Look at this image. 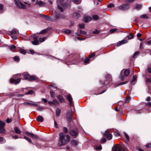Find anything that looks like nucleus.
I'll return each instance as SVG.
<instances>
[{"label": "nucleus", "mask_w": 151, "mask_h": 151, "mask_svg": "<svg viewBox=\"0 0 151 151\" xmlns=\"http://www.w3.org/2000/svg\"><path fill=\"white\" fill-rule=\"evenodd\" d=\"M60 139L59 144L60 145H63L66 144V141L69 142L70 140V137L69 135L66 136V139H65V134L62 132H60L59 134Z\"/></svg>", "instance_id": "obj_1"}, {"label": "nucleus", "mask_w": 151, "mask_h": 151, "mask_svg": "<svg viewBox=\"0 0 151 151\" xmlns=\"http://www.w3.org/2000/svg\"><path fill=\"white\" fill-rule=\"evenodd\" d=\"M58 7V9L62 12L63 11V9L62 7L59 4H60L63 7H66L68 5V3L69 4V1H67V0H58L57 1Z\"/></svg>", "instance_id": "obj_2"}, {"label": "nucleus", "mask_w": 151, "mask_h": 151, "mask_svg": "<svg viewBox=\"0 0 151 151\" xmlns=\"http://www.w3.org/2000/svg\"><path fill=\"white\" fill-rule=\"evenodd\" d=\"M130 73V71L128 69H123L122 70L121 72V75L120 76V79L122 80H124L125 79V77L123 76L124 75L125 76H128Z\"/></svg>", "instance_id": "obj_3"}, {"label": "nucleus", "mask_w": 151, "mask_h": 151, "mask_svg": "<svg viewBox=\"0 0 151 151\" xmlns=\"http://www.w3.org/2000/svg\"><path fill=\"white\" fill-rule=\"evenodd\" d=\"M38 37L39 36H37L35 34H34L31 36V39H32L33 40V41H32V43L33 45H36L38 44L39 43V41L38 40Z\"/></svg>", "instance_id": "obj_4"}, {"label": "nucleus", "mask_w": 151, "mask_h": 151, "mask_svg": "<svg viewBox=\"0 0 151 151\" xmlns=\"http://www.w3.org/2000/svg\"><path fill=\"white\" fill-rule=\"evenodd\" d=\"M15 3L17 7L19 8L25 9L26 6L22 4L19 0H14Z\"/></svg>", "instance_id": "obj_5"}, {"label": "nucleus", "mask_w": 151, "mask_h": 151, "mask_svg": "<svg viewBox=\"0 0 151 151\" xmlns=\"http://www.w3.org/2000/svg\"><path fill=\"white\" fill-rule=\"evenodd\" d=\"M5 123L0 120V133H4L5 130L4 128Z\"/></svg>", "instance_id": "obj_6"}, {"label": "nucleus", "mask_w": 151, "mask_h": 151, "mask_svg": "<svg viewBox=\"0 0 151 151\" xmlns=\"http://www.w3.org/2000/svg\"><path fill=\"white\" fill-rule=\"evenodd\" d=\"M54 17L57 19H64L65 17V16L64 14H55Z\"/></svg>", "instance_id": "obj_7"}, {"label": "nucleus", "mask_w": 151, "mask_h": 151, "mask_svg": "<svg viewBox=\"0 0 151 151\" xmlns=\"http://www.w3.org/2000/svg\"><path fill=\"white\" fill-rule=\"evenodd\" d=\"M26 134L27 135L30 136V137H31L35 139H38V137L36 135L34 134L33 133H31L29 132H26Z\"/></svg>", "instance_id": "obj_8"}, {"label": "nucleus", "mask_w": 151, "mask_h": 151, "mask_svg": "<svg viewBox=\"0 0 151 151\" xmlns=\"http://www.w3.org/2000/svg\"><path fill=\"white\" fill-rule=\"evenodd\" d=\"M21 80V79L20 78H19L17 79H10V82L11 83H14L15 85H17L20 82Z\"/></svg>", "instance_id": "obj_9"}, {"label": "nucleus", "mask_w": 151, "mask_h": 151, "mask_svg": "<svg viewBox=\"0 0 151 151\" xmlns=\"http://www.w3.org/2000/svg\"><path fill=\"white\" fill-rule=\"evenodd\" d=\"M104 135L105 136H106V138L108 140H111L112 138V134L109 133V132L108 130H107L105 132Z\"/></svg>", "instance_id": "obj_10"}, {"label": "nucleus", "mask_w": 151, "mask_h": 151, "mask_svg": "<svg viewBox=\"0 0 151 151\" xmlns=\"http://www.w3.org/2000/svg\"><path fill=\"white\" fill-rule=\"evenodd\" d=\"M66 117L68 120L70 121L72 119V111H70L67 113Z\"/></svg>", "instance_id": "obj_11"}, {"label": "nucleus", "mask_w": 151, "mask_h": 151, "mask_svg": "<svg viewBox=\"0 0 151 151\" xmlns=\"http://www.w3.org/2000/svg\"><path fill=\"white\" fill-rule=\"evenodd\" d=\"M92 18L90 17H84L83 19V21L86 22H88L92 19Z\"/></svg>", "instance_id": "obj_12"}, {"label": "nucleus", "mask_w": 151, "mask_h": 151, "mask_svg": "<svg viewBox=\"0 0 151 151\" xmlns=\"http://www.w3.org/2000/svg\"><path fill=\"white\" fill-rule=\"evenodd\" d=\"M67 98L69 101L70 105H71L73 102V98L72 96L70 94H69L67 96Z\"/></svg>", "instance_id": "obj_13"}, {"label": "nucleus", "mask_w": 151, "mask_h": 151, "mask_svg": "<svg viewBox=\"0 0 151 151\" xmlns=\"http://www.w3.org/2000/svg\"><path fill=\"white\" fill-rule=\"evenodd\" d=\"M129 6L128 5L124 4L119 6V8L122 9H126L128 8Z\"/></svg>", "instance_id": "obj_14"}, {"label": "nucleus", "mask_w": 151, "mask_h": 151, "mask_svg": "<svg viewBox=\"0 0 151 151\" xmlns=\"http://www.w3.org/2000/svg\"><path fill=\"white\" fill-rule=\"evenodd\" d=\"M69 133L70 134L73 136L76 137L78 135L77 132L74 130H72L70 131Z\"/></svg>", "instance_id": "obj_15"}, {"label": "nucleus", "mask_w": 151, "mask_h": 151, "mask_svg": "<svg viewBox=\"0 0 151 151\" xmlns=\"http://www.w3.org/2000/svg\"><path fill=\"white\" fill-rule=\"evenodd\" d=\"M58 98L60 103L65 102V100L62 95H59L58 96Z\"/></svg>", "instance_id": "obj_16"}, {"label": "nucleus", "mask_w": 151, "mask_h": 151, "mask_svg": "<svg viewBox=\"0 0 151 151\" xmlns=\"http://www.w3.org/2000/svg\"><path fill=\"white\" fill-rule=\"evenodd\" d=\"M124 149L122 148H120L119 147H117L112 151H124Z\"/></svg>", "instance_id": "obj_17"}, {"label": "nucleus", "mask_w": 151, "mask_h": 151, "mask_svg": "<svg viewBox=\"0 0 151 151\" xmlns=\"http://www.w3.org/2000/svg\"><path fill=\"white\" fill-rule=\"evenodd\" d=\"M127 41L126 40H122L121 41H120L119 43L117 44L116 45L117 47H119L122 45L124 44L125 43H127Z\"/></svg>", "instance_id": "obj_18"}, {"label": "nucleus", "mask_w": 151, "mask_h": 151, "mask_svg": "<svg viewBox=\"0 0 151 151\" xmlns=\"http://www.w3.org/2000/svg\"><path fill=\"white\" fill-rule=\"evenodd\" d=\"M37 120L38 122H43L44 119L42 116H39L37 118Z\"/></svg>", "instance_id": "obj_19"}, {"label": "nucleus", "mask_w": 151, "mask_h": 151, "mask_svg": "<svg viewBox=\"0 0 151 151\" xmlns=\"http://www.w3.org/2000/svg\"><path fill=\"white\" fill-rule=\"evenodd\" d=\"M80 14L78 12H76L73 14V17L76 19H77L80 17Z\"/></svg>", "instance_id": "obj_20"}, {"label": "nucleus", "mask_w": 151, "mask_h": 151, "mask_svg": "<svg viewBox=\"0 0 151 151\" xmlns=\"http://www.w3.org/2000/svg\"><path fill=\"white\" fill-rule=\"evenodd\" d=\"M45 18L47 20L53 22L55 21L54 19H53L51 17L47 15H46V16H45Z\"/></svg>", "instance_id": "obj_21"}, {"label": "nucleus", "mask_w": 151, "mask_h": 151, "mask_svg": "<svg viewBox=\"0 0 151 151\" xmlns=\"http://www.w3.org/2000/svg\"><path fill=\"white\" fill-rule=\"evenodd\" d=\"M11 33L12 34L18 35L19 33L18 31L16 29H13Z\"/></svg>", "instance_id": "obj_22"}, {"label": "nucleus", "mask_w": 151, "mask_h": 151, "mask_svg": "<svg viewBox=\"0 0 151 151\" xmlns=\"http://www.w3.org/2000/svg\"><path fill=\"white\" fill-rule=\"evenodd\" d=\"M30 75L29 74L25 73L24 74V78L25 80H29V78Z\"/></svg>", "instance_id": "obj_23"}, {"label": "nucleus", "mask_w": 151, "mask_h": 151, "mask_svg": "<svg viewBox=\"0 0 151 151\" xmlns=\"http://www.w3.org/2000/svg\"><path fill=\"white\" fill-rule=\"evenodd\" d=\"M15 132L17 134H20L21 131L17 127H15L14 129Z\"/></svg>", "instance_id": "obj_24"}, {"label": "nucleus", "mask_w": 151, "mask_h": 151, "mask_svg": "<svg viewBox=\"0 0 151 151\" xmlns=\"http://www.w3.org/2000/svg\"><path fill=\"white\" fill-rule=\"evenodd\" d=\"M36 3L40 6H42L45 4V3L42 1L38 2V0L36 1Z\"/></svg>", "instance_id": "obj_25"}, {"label": "nucleus", "mask_w": 151, "mask_h": 151, "mask_svg": "<svg viewBox=\"0 0 151 151\" xmlns=\"http://www.w3.org/2000/svg\"><path fill=\"white\" fill-rule=\"evenodd\" d=\"M51 28H48L47 29H44L42 31L40 32L39 33V34H43L45 33L48 30L51 29Z\"/></svg>", "instance_id": "obj_26"}, {"label": "nucleus", "mask_w": 151, "mask_h": 151, "mask_svg": "<svg viewBox=\"0 0 151 151\" xmlns=\"http://www.w3.org/2000/svg\"><path fill=\"white\" fill-rule=\"evenodd\" d=\"M4 11L3 6L2 4H0V14L2 13Z\"/></svg>", "instance_id": "obj_27"}, {"label": "nucleus", "mask_w": 151, "mask_h": 151, "mask_svg": "<svg viewBox=\"0 0 151 151\" xmlns=\"http://www.w3.org/2000/svg\"><path fill=\"white\" fill-rule=\"evenodd\" d=\"M60 110L59 109H57L56 112V116H58L60 115Z\"/></svg>", "instance_id": "obj_28"}, {"label": "nucleus", "mask_w": 151, "mask_h": 151, "mask_svg": "<svg viewBox=\"0 0 151 151\" xmlns=\"http://www.w3.org/2000/svg\"><path fill=\"white\" fill-rule=\"evenodd\" d=\"M36 79H37V78L35 76H31L30 75L29 78V81H33V80H36Z\"/></svg>", "instance_id": "obj_29"}, {"label": "nucleus", "mask_w": 151, "mask_h": 151, "mask_svg": "<svg viewBox=\"0 0 151 151\" xmlns=\"http://www.w3.org/2000/svg\"><path fill=\"white\" fill-rule=\"evenodd\" d=\"M16 48V46L13 45H12L9 47L10 49L12 51H13L14 49H15Z\"/></svg>", "instance_id": "obj_30"}, {"label": "nucleus", "mask_w": 151, "mask_h": 151, "mask_svg": "<svg viewBox=\"0 0 151 151\" xmlns=\"http://www.w3.org/2000/svg\"><path fill=\"white\" fill-rule=\"evenodd\" d=\"M72 1L76 4H79L81 3V0H72Z\"/></svg>", "instance_id": "obj_31"}, {"label": "nucleus", "mask_w": 151, "mask_h": 151, "mask_svg": "<svg viewBox=\"0 0 151 151\" xmlns=\"http://www.w3.org/2000/svg\"><path fill=\"white\" fill-rule=\"evenodd\" d=\"M137 78V77L136 76H133V78L132 80L131 81L130 83L131 84L133 83L136 80Z\"/></svg>", "instance_id": "obj_32"}, {"label": "nucleus", "mask_w": 151, "mask_h": 151, "mask_svg": "<svg viewBox=\"0 0 151 151\" xmlns=\"http://www.w3.org/2000/svg\"><path fill=\"white\" fill-rule=\"evenodd\" d=\"M50 89H51V91H55L57 88H56V87H55V86H50Z\"/></svg>", "instance_id": "obj_33"}, {"label": "nucleus", "mask_w": 151, "mask_h": 151, "mask_svg": "<svg viewBox=\"0 0 151 151\" xmlns=\"http://www.w3.org/2000/svg\"><path fill=\"white\" fill-rule=\"evenodd\" d=\"M64 32L65 34H69L71 32V31L69 29H66L64 31Z\"/></svg>", "instance_id": "obj_34"}, {"label": "nucleus", "mask_w": 151, "mask_h": 151, "mask_svg": "<svg viewBox=\"0 0 151 151\" xmlns=\"http://www.w3.org/2000/svg\"><path fill=\"white\" fill-rule=\"evenodd\" d=\"M34 91L32 90H30L28 92L26 93H25L26 95H28V94H33Z\"/></svg>", "instance_id": "obj_35"}, {"label": "nucleus", "mask_w": 151, "mask_h": 151, "mask_svg": "<svg viewBox=\"0 0 151 151\" xmlns=\"http://www.w3.org/2000/svg\"><path fill=\"white\" fill-rule=\"evenodd\" d=\"M71 143L72 145H77V142L75 140H72L71 141Z\"/></svg>", "instance_id": "obj_36"}, {"label": "nucleus", "mask_w": 151, "mask_h": 151, "mask_svg": "<svg viewBox=\"0 0 151 151\" xmlns=\"http://www.w3.org/2000/svg\"><path fill=\"white\" fill-rule=\"evenodd\" d=\"M19 52L22 54H25L26 53V52L25 50L22 49H20L19 50Z\"/></svg>", "instance_id": "obj_37"}, {"label": "nucleus", "mask_w": 151, "mask_h": 151, "mask_svg": "<svg viewBox=\"0 0 151 151\" xmlns=\"http://www.w3.org/2000/svg\"><path fill=\"white\" fill-rule=\"evenodd\" d=\"M140 18L146 19L148 18V17L146 14H144L140 16Z\"/></svg>", "instance_id": "obj_38"}, {"label": "nucleus", "mask_w": 151, "mask_h": 151, "mask_svg": "<svg viewBox=\"0 0 151 151\" xmlns=\"http://www.w3.org/2000/svg\"><path fill=\"white\" fill-rule=\"evenodd\" d=\"M93 18L94 20H97L99 19V17L96 15H94L93 16Z\"/></svg>", "instance_id": "obj_39"}, {"label": "nucleus", "mask_w": 151, "mask_h": 151, "mask_svg": "<svg viewBox=\"0 0 151 151\" xmlns=\"http://www.w3.org/2000/svg\"><path fill=\"white\" fill-rule=\"evenodd\" d=\"M139 54V52L138 51L135 52L133 55V58H135L137 57V56Z\"/></svg>", "instance_id": "obj_40"}, {"label": "nucleus", "mask_w": 151, "mask_h": 151, "mask_svg": "<svg viewBox=\"0 0 151 151\" xmlns=\"http://www.w3.org/2000/svg\"><path fill=\"white\" fill-rule=\"evenodd\" d=\"M46 39V37H44L43 38H39V41L41 42H44Z\"/></svg>", "instance_id": "obj_41"}, {"label": "nucleus", "mask_w": 151, "mask_h": 151, "mask_svg": "<svg viewBox=\"0 0 151 151\" xmlns=\"http://www.w3.org/2000/svg\"><path fill=\"white\" fill-rule=\"evenodd\" d=\"M53 101V104L54 105H59V102L56 99L54 100Z\"/></svg>", "instance_id": "obj_42"}, {"label": "nucleus", "mask_w": 151, "mask_h": 151, "mask_svg": "<svg viewBox=\"0 0 151 151\" xmlns=\"http://www.w3.org/2000/svg\"><path fill=\"white\" fill-rule=\"evenodd\" d=\"M14 59L15 61H19V57L18 56H16L14 58Z\"/></svg>", "instance_id": "obj_43"}, {"label": "nucleus", "mask_w": 151, "mask_h": 151, "mask_svg": "<svg viewBox=\"0 0 151 151\" xmlns=\"http://www.w3.org/2000/svg\"><path fill=\"white\" fill-rule=\"evenodd\" d=\"M106 139L105 138H102L101 140V143H104L106 141Z\"/></svg>", "instance_id": "obj_44"}, {"label": "nucleus", "mask_w": 151, "mask_h": 151, "mask_svg": "<svg viewBox=\"0 0 151 151\" xmlns=\"http://www.w3.org/2000/svg\"><path fill=\"white\" fill-rule=\"evenodd\" d=\"M24 138L26 139V140H27L28 142H30L31 143H32V141L29 138L26 137V136H24Z\"/></svg>", "instance_id": "obj_45"}, {"label": "nucleus", "mask_w": 151, "mask_h": 151, "mask_svg": "<svg viewBox=\"0 0 151 151\" xmlns=\"http://www.w3.org/2000/svg\"><path fill=\"white\" fill-rule=\"evenodd\" d=\"M50 94L52 97L53 98L55 96L54 93L52 91H50Z\"/></svg>", "instance_id": "obj_46"}, {"label": "nucleus", "mask_w": 151, "mask_h": 151, "mask_svg": "<svg viewBox=\"0 0 151 151\" xmlns=\"http://www.w3.org/2000/svg\"><path fill=\"white\" fill-rule=\"evenodd\" d=\"M130 99V98L129 96H127V98L125 100V102L126 103H128L129 102V101Z\"/></svg>", "instance_id": "obj_47"}, {"label": "nucleus", "mask_w": 151, "mask_h": 151, "mask_svg": "<svg viewBox=\"0 0 151 151\" xmlns=\"http://www.w3.org/2000/svg\"><path fill=\"white\" fill-rule=\"evenodd\" d=\"M78 26L81 29H83L84 28V25L83 24H79Z\"/></svg>", "instance_id": "obj_48"}, {"label": "nucleus", "mask_w": 151, "mask_h": 151, "mask_svg": "<svg viewBox=\"0 0 151 151\" xmlns=\"http://www.w3.org/2000/svg\"><path fill=\"white\" fill-rule=\"evenodd\" d=\"M100 31L98 30L97 29H96V30L94 31L93 32V34H98L99 33H100Z\"/></svg>", "instance_id": "obj_49"}, {"label": "nucleus", "mask_w": 151, "mask_h": 151, "mask_svg": "<svg viewBox=\"0 0 151 151\" xmlns=\"http://www.w3.org/2000/svg\"><path fill=\"white\" fill-rule=\"evenodd\" d=\"M90 59L89 58H87L84 60V62L85 63L87 64L88 63Z\"/></svg>", "instance_id": "obj_50"}, {"label": "nucleus", "mask_w": 151, "mask_h": 151, "mask_svg": "<svg viewBox=\"0 0 151 151\" xmlns=\"http://www.w3.org/2000/svg\"><path fill=\"white\" fill-rule=\"evenodd\" d=\"M124 136H125L127 140L128 141H129V136L127 134L125 133H124Z\"/></svg>", "instance_id": "obj_51"}, {"label": "nucleus", "mask_w": 151, "mask_h": 151, "mask_svg": "<svg viewBox=\"0 0 151 151\" xmlns=\"http://www.w3.org/2000/svg\"><path fill=\"white\" fill-rule=\"evenodd\" d=\"M102 149V147L101 145H100L98 147H96V150H101Z\"/></svg>", "instance_id": "obj_52"}, {"label": "nucleus", "mask_w": 151, "mask_h": 151, "mask_svg": "<svg viewBox=\"0 0 151 151\" xmlns=\"http://www.w3.org/2000/svg\"><path fill=\"white\" fill-rule=\"evenodd\" d=\"M63 131L65 133H67L68 132V129L66 127H64L63 128Z\"/></svg>", "instance_id": "obj_53"}, {"label": "nucleus", "mask_w": 151, "mask_h": 151, "mask_svg": "<svg viewBox=\"0 0 151 151\" xmlns=\"http://www.w3.org/2000/svg\"><path fill=\"white\" fill-rule=\"evenodd\" d=\"M128 38L129 39H132L133 38L134 36L132 34H130L128 36Z\"/></svg>", "instance_id": "obj_54"}, {"label": "nucleus", "mask_w": 151, "mask_h": 151, "mask_svg": "<svg viewBox=\"0 0 151 151\" xmlns=\"http://www.w3.org/2000/svg\"><path fill=\"white\" fill-rule=\"evenodd\" d=\"M27 104H28L31 105H33L35 106H37L38 105L37 104H35V103H27Z\"/></svg>", "instance_id": "obj_55"}, {"label": "nucleus", "mask_w": 151, "mask_h": 151, "mask_svg": "<svg viewBox=\"0 0 151 151\" xmlns=\"http://www.w3.org/2000/svg\"><path fill=\"white\" fill-rule=\"evenodd\" d=\"M116 30L115 29H111L110 30V32L111 33H113L116 31Z\"/></svg>", "instance_id": "obj_56"}, {"label": "nucleus", "mask_w": 151, "mask_h": 151, "mask_svg": "<svg viewBox=\"0 0 151 151\" xmlns=\"http://www.w3.org/2000/svg\"><path fill=\"white\" fill-rule=\"evenodd\" d=\"M146 147L147 148H149L150 147H151V143H150L147 144L146 145Z\"/></svg>", "instance_id": "obj_57"}, {"label": "nucleus", "mask_w": 151, "mask_h": 151, "mask_svg": "<svg viewBox=\"0 0 151 151\" xmlns=\"http://www.w3.org/2000/svg\"><path fill=\"white\" fill-rule=\"evenodd\" d=\"M80 32L81 34L83 35H86V32L83 31L82 30H80Z\"/></svg>", "instance_id": "obj_58"}, {"label": "nucleus", "mask_w": 151, "mask_h": 151, "mask_svg": "<svg viewBox=\"0 0 151 151\" xmlns=\"http://www.w3.org/2000/svg\"><path fill=\"white\" fill-rule=\"evenodd\" d=\"M136 8L138 9H139L141 8V6L140 5H137L136 6Z\"/></svg>", "instance_id": "obj_59"}, {"label": "nucleus", "mask_w": 151, "mask_h": 151, "mask_svg": "<svg viewBox=\"0 0 151 151\" xmlns=\"http://www.w3.org/2000/svg\"><path fill=\"white\" fill-rule=\"evenodd\" d=\"M114 5L113 4H110L108 5V7L109 8H111L114 6Z\"/></svg>", "instance_id": "obj_60"}, {"label": "nucleus", "mask_w": 151, "mask_h": 151, "mask_svg": "<svg viewBox=\"0 0 151 151\" xmlns=\"http://www.w3.org/2000/svg\"><path fill=\"white\" fill-rule=\"evenodd\" d=\"M147 69L148 72L151 73V67H148Z\"/></svg>", "instance_id": "obj_61"}, {"label": "nucleus", "mask_w": 151, "mask_h": 151, "mask_svg": "<svg viewBox=\"0 0 151 151\" xmlns=\"http://www.w3.org/2000/svg\"><path fill=\"white\" fill-rule=\"evenodd\" d=\"M107 78L109 80H111V76L110 75H108L107 76Z\"/></svg>", "instance_id": "obj_62"}, {"label": "nucleus", "mask_w": 151, "mask_h": 151, "mask_svg": "<svg viewBox=\"0 0 151 151\" xmlns=\"http://www.w3.org/2000/svg\"><path fill=\"white\" fill-rule=\"evenodd\" d=\"M146 82L148 83H151V78H147L146 79Z\"/></svg>", "instance_id": "obj_63"}, {"label": "nucleus", "mask_w": 151, "mask_h": 151, "mask_svg": "<svg viewBox=\"0 0 151 151\" xmlns=\"http://www.w3.org/2000/svg\"><path fill=\"white\" fill-rule=\"evenodd\" d=\"M43 109V108L42 107L39 106L37 108V110L39 111H42Z\"/></svg>", "instance_id": "obj_64"}]
</instances>
